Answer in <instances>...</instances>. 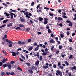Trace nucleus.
<instances>
[{"label":"nucleus","instance_id":"obj_64","mask_svg":"<svg viewBox=\"0 0 76 76\" xmlns=\"http://www.w3.org/2000/svg\"><path fill=\"white\" fill-rule=\"evenodd\" d=\"M4 19V18H1L0 19V21H1L2 20H3Z\"/></svg>","mask_w":76,"mask_h":76},{"label":"nucleus","instance_id":"obj_12","mask_svg":"<svg viewBox=\"0 0 76 76\" xmlns=\"http://www.w3.org/2000/svg\"><path fill=\"white\" fill-rule=\"evenodd\" d=\"M10 16H11V18L12 19H13V14L14 13H12V12H10Z\"/></svg>","mask_w":76,"mask_h":76},{"label":"nucleus","instance_id":"obj_24","mask_svg":"<svg viewBox=\"0 0 76 76\" xmlns=\"http://www.w3.org/2000/svg\"><path fill=\"white\" fill-rule=\"evenodd\" d=\"M58 20H63V18L60 17H58V19H57Z\"/></svg>","mask_w":76,"mask_h":76},{"label":"nucleus","instance_id":"obj_30","mask_svg":"<svg viewBox=\"0 0 76 76\" xmlns=\"http://www.w3.org/2000/svg\"><path fill=\"white\" fill-rule=\"evenodd\" d=\"M48 22L47 21H44L43 22V23L44 25H47V23H48Z\"/></svg>","mask_w":76,"mask_h":76},{"label":"nucleus","instance_id":"obj_28","mask_svg":"<svg viewBox=\"0 0 76 76\" xmlns=\"http://www.w3.org/2000/svg\"><path fill=\"white\" fill-rule=\"evenodd\" d=\"M17 70H20V71H22L23 70L22 69H21V68L19 67H18L17 68Z\"/></svg>","mask_w":76,"mask_h":76},{"label":"nucleus","instance_id":"obj_19","mask_svg":"<svg viewBox=\"0 0 76 76\" xmlns=\"http://www.w3.org/2000/svg\"><path fill=\"white\" fill-rule=\"evenodd\" d=\"M4 15H6V16H10V14H8L6 12H5L4 13Z\"/></svg>","mask_w":76,"mask_h":76},{"label":"nucleus","instance_id":"obj_46","mask_svg":"<svg viewBox=\"0 0 76 76\" xmlns=\"http://www.w3.org/2000/svg\"><path fill=\"white\" fill-rule=\"evenodd\" d=\"M53 56V55L51 54L49 56H48L49 58H51V57H52V56Z\"/></svg>","mask_w":76,"mask_h":76},{"label":"nucleus","instance_id":"obj_50","mask_svg":"<svg viewBox=\"0 0 76 76\" xmlns=\"http://www.w3.org/2000/svg\"><path fill=\"white\" fill-rule=\"evenodd\" d=\"M53 66L54 68H56L57 67V66H56V65L55 64H53Z\"/></svg>","mask_w":76,"mask_h":76},{"label":"nucleus","instance_id":"obj_53","mask_svg":"<svg viewBox=\"0 0 76 76\" xmlns=\"http://www.w3.org/2000/svg\"><path fill=\"white\" fill-rule=\"evenodd\" d=\"M8 46L9 47H12L13 46V45L12 44H10L8 45Z\"/></svg>","mask_w":76,"mask_h":76},{"label":"nucleus","instance_id":"obj_55","mask_svg":"<svg viewBox=\"0 0 76 76\" xmlns=\"http://www.w3.org/2000/svg\"><path fill=\"white\" fill-rule=\"evenodd\" d=\"M19 50H22V48H18L17 49V51H19Z\"/></svg>","mask_w":76,"mask_h":76},{"label":"nucleus","instance_id":"obj_63","mask_svg":"<svg viewBox=\"0 0 76 76\" xmlns=\"http://www.w3.org/2000/svg\"><path fill=\"white\" fill-rule=\"evenodd\" d=\"M48 76H53V75H52V74L49 73L48 74Z\"/></svg>","mask_w":76,"mask_h":76},{"label":"nucleus","instance_id":"obj_7","mask_svg":"<svg viewBox=\"0 0 76 76\" xmlns=\"http://www.w3.org/2000/svg\"><path fill=\"white\" fill-rule=\"evenodd\" d=\"M70 69L72 71H73V70H76V66H74L73 67H70Z\"/></svg>","mask_w":76,"mask_h":76},{"label":"nucleus","instance_id":"obj_2","mask_svg":"<svg viewBox=\"0 0 76 76\" xmlns=\"http://www.w3.org/2000/svg\"><path fill=\"white\" fill-rule=\"evenodd\" d=\"M33 55H34V57H37V58H39V52H37V54L35 53H34L33 54Z\"/></svg>","mask_w":76,"mask_h":76},{"label":"nucleus","instance_id":"obj_59","mask_svg":"<svg viewBox=\"0 0 76 76\" xmlns=\"http://www.w3.org/2000/svg\"><path fill=\"white\" fill-rule=\"evenodd\" d=\"M2 4L3 5H5V7H7V4H6L3 3Z\"/></svg>","mask_w":76,"mask_h":76},{"label":"nucleus","instance_id":"obj_38","mask_svg":"<svg viewBox=\"0 0 76 76\" xmlns=\"http://www.w3.org/2000/svg\"><path fill=\"white\" fill-rule=\"evenodd\" d=\"M3 67L4 68H5V67H7V64H5L3 65Z\"/></svg>","mask_w":76,"mask_h":76},{"label":"nucleus","instance_id":"obj_48","mask_svg":"<svg viewBox=\"0 0 76 76\" xmlns=\"http://www.w3.org/2000/svg\"><path fill=\"white\" fill-rule=\"evenodd\" d=\"M44 21H48V19L46 18H45L44 19Z\"/></svg>","mask_w":76,"mask_h":76},{"label":"nucleus","instance_id":"obj_29","mask_svg":"<svg viewBox=\"0 0 76 76\" xmlns=\"http://www.w3.org/2000/svg\"><path fill=\"white\" fill-rule=\"evenodd\" d=\"M39 49V48L37 47L35 48V49L34 50V51H38Z\"/></svg>","mask_w":76,"mask_h":76},{"label":"nucleus","instance_id":"obj_44","mask_svg":"<svg viewBox=\"0 0 76 76\" xmlns=\"http://www.w3.org/2000/svg\"><path fill=\"white\" fill-rule=\"evenodd\" d=\"M44 9H45V10H49V8H47V7H44Z\"/></svg>","mask_w":76,"mask_h":76},{"label":"nucleus","instance_id":"obj_10","mask_svg":"<svg viewBox=\"0 0 76 76\" xmlns=\"http://www.w3.org/2000/svg\"><path fill=\"white\" fill-rule=\"evenodd\" d=\"M31 69L32 70H36V71H37V67L34 66H32Z\"/></svg>","mask_w":76,"mask_h":76},{"label":"nucleus","instance_id":"obj_51","mask_svg":"<svg viewBox=\"0 0 76 76\" xmlns=\"http://www.w3.org/2000/svg\"><path fill=\"white\" fill-rule=\"evenodd\" d=\"M21 57L22 58L24 59V60H25V58L23 56V55H21Z\"/></svg>","mask_w":76,"mask_h":76},{"label":"nucleus","instance_id":"obj_20","mask_svg":"<svg viewBox=\"0 0 76 76\" xmlns=\"http://www.w3.org/2000/svg\"><path fill=\"white\" fill-rule=\"evenodd\" d=\"M74 18L73 19V20H76V14H75L74 15Z\"/></svg>","mask_w":76,"mask_h":76},{"label":"nucleus","instance_id":"obj_57","mask_svg":"<svg viewBox=\"0 0 76 76\" xmlns=\"http://www.w3.org/2000/svg\"><path fill=\"white\" fill-rule=\"evenodd\" d=\"M54 48V46H52L51 48V51H52V50H53Z\"/></svg>","mask_w":76,"mask_h":76},{"label":"nucleus","instance_id":"obj_22","mask_svg":"<svg viewBox=\"0 0 76 76\" xmlns=\"http://www.w3.org/2000/svg\"><path fill=\"white\" fill-rule=\"evenodd\" d=\"M26 65H27L28 66H31V64L29 63H26Z\"/></svg>","mask_w":76,"mask_h":76},{"label":"nucleus","instance_id":"obj_34","mask_svg":"<svg viewBox=\"0 0 76 76\" xmlns=\"http://www.w3.org/2000/svg\"><path fill=\"white\" fill-rule=\"evenodd\" d=\"M60 36L61 37V38H63V37H64V35L63 34H61L60 35Z\"/></svg>","mask_w":76,"mask_h":76},{"label":"nucleus","instance_id":"obj_62","mask_svg":"<svg viewBox=\"0 0 76 76\" xmlns=\"http://www.w3.org/2000/svg\"><path fill=\"white\" fill-rule=\"evenodd\" d=\"M2 53H6V51L4 50L2 51Z\"/></svg>","mask_w":76,"mask_h":76},{"label":"nucleus","instance_id":"obj_32","mask_svg":"<svg viewBox=\"0 0 76 76\" xmlns=\"http://www.w3.org/2000/svg\"><path fill=\"white\" fill-rule=\"evenodd\" d=\"M1 76H4V75H5V74L4 73V72H1Z\"/></svg>","mask_w":76,"mask_h":76},{"label":"nucleus","instance_id":"obj_47","mask_svg":"<svg viewBox=\"0 0 76 76\" xmlns=\"http://www.w3.org/2000/svg\"><path fill=\"white\" fill-rule=\"evenodd\" d=\"M67 75L69 76H72V74H71V73L70 72L68 73Z\"/></svg>","mask_w":76,"mask_h":76},{"label":"nucleus","instance_id":"obj_58","mask_svg":"<svg viewBox=\"0 0 76 76\" xmlns=\"http://www.w3.org/2000/svg\"><path fill=\"white\" fill-rule=\"evenodd\" d=\"M49 15H50L51 16H53L54 15H53V14L52 13H49Z\"/></svg>","mask_w":76,"mask_h":76},{"label":"nucleus","instance_id":"obj_13","mask_svg":"<svg viewBox=\"0 0 76 76\" xmlns=\"http://www.w3.org/2000/svg\"><path fill=\"white\" fill-rule=\"evenodd\" d=\"M28 72L31 74H32V73H33V71H32V69H29Z\"/></svg>","mask_w":76,"mask_h":76},{"label":"nucleus","instance_id":"obj_14","mask_svg":"<svg viewBox=\"0 0 76 76\" xmlns=\"http://www.w3.org/2000/svg\"><path fill=\"white\" fill-rule=\"evenodd\" d=\"M38 19H39V20L40 22H42L43 20V18L42 17H39L38 18Z\"/></svg>","mask_w":76,"mask_h":76},{"label":"nucleus","instance_id":"obj_26","mask_svg":"<svg viewBox=\"0 0 76 76\" xmlns=\"http://www.w3.org/2000/svg\"><path fill=\"white\" fill-rule=\"evenodd\" d=\"M16 30H18L19 29V30H21V28L20 27H18L15 28Z\"/></svg>","mask_w":76,"mask_h":76},{"label":"nucleus","instance_id":"obj_9","mask_svg":"<svg viewBox=\"0 0 76 76\" xmlns=\"http://www.w3.org/2000/svg\"><path fill=\"white\" fill-rule=\"evenodd\" d=\"M7 66L8 68H9L10 69H12V67H11V64H7Z\"/></svg>","mask_w":76,"mask_h":76},{"label":"nucleus","instance_id":"obj_6","mask_svg":"<svg viewBox=\"0 0 76 76\" xmlns=\"http://www.w3.org/2000/svg\"><path fill=\"white\" fill-rule=\"evenodd\" d=\"M56 73H58L59 75H60V76H63L62 72H60V71L58 70L56 71Z\"/></svg>","mask_w":76,"mask_h":76},{"label":"nucleus","instance_id":"obj_36","mask_svg":"<svg viewBox=\"0 0 76 76\" xmlns=\"http://www.w3.org/2000/svg\"><path fill=\"white\" fill-rule=\"evenodd\" d=\"M6 25L4 24L3 25H2L1 26H0V28H3V27H4Z\"/></svg>","mask_w":76,"mask_h":76},{"label":"nucleus","instance_id":"obj_60","mask_svg":"<svg viewBox=\"0 0 76 76\" xmlns=\"http://www.w3.org/2000/svg\"><path fill=\"white\" fill-rule=\"evenodd\" d=\"M15 63V61H11L10 62V63H11V64H13V63Z\"/></svg>","mask_w":76,"mask_h":76},{"label":"nucleus","instance_id":"obj_1","mask_svg":"<svg viewBox=\"0 0 76 76\" xmlns=\"http://www.w3.org/2000/svg\"><path fill=\"white\" fill-rule=\"evenodd\" d=\"M58 66H59V69H64V67H63V66L61 65V63H60V62H58Z\"/></svg>","mask_w":76,"mask_h":76},{"label":"nucleus","instance_id":"obj_39","mask_svg":"<svg viewBox=\"0 0 76 76\" xmlns=\"http://www.w3.org/2000/svg\"><path fill=\"white\" fill-rule=\"evenodd\" d=\"M39 59L40 60H42V56H40Z\"/></svg>","mask_w":76,"mask_h":76},{"label":"nucleus","instance_id":"obj_11","mask_svg":"<svg viewBox=\"0 0 76 76\" xmlns=\"http://www.w3.org/2000/svg\"><path fill=\"white\" fill-rule=\"evenodd\" d=\"M49 42H50V43H53V44H55V41L53 40V39H52L50 40L49 41Z\"/></svg>","mask_w":76,"mask_h":76},{"label":"nucleus","instance_id":"obj_61","mask_svg":"<svg viewBox=\"0 0 76 76\" xmlns=\"http://www.w3.org/2000/svg\"><path fill=\"white\" fill-rule=\"evenodd\" d=\"M8 42L9 44H12V41L11 40H9V41H8Z\"/></svg>","mask_w":76,"mask_h":76},{"label":"nucleus","instance_id":"obj_42","mask_svg":"<svg viewBox=\"0 0 76 76\" xmlns=\"http://www.w3.org/2000/svg\"><path fill=\"white\" fill-rule=\"evenodd\" d=\"M48 33L49 34H50L51 32V30H50V29H48Z\"/></svg>","mask_w":76,"mask_h":76},{"label":"nucleus","instance_id":"obj_31","mask_svg":"<svg viewBox=\"0 0 76 76\" xmlns=\"http://www.w3.org/2000/svg\"><path fill=\"white\" fill-rule=\"evenodd\" d=\"M73 58V55H71L69 57V59H72Z\"/></svg>","mask_w":76,"mask_h":76},{"label":"nucleus","instance_id":"obj_8","mask_svg":"<svg viewBox=\"0 0 76 76\" xmlns=\"http://www.w3.org/2000/svg\"><path fill=\"white\" fill-rule=\"evenodd\" d=\"M11 53H12L13 56L14 57H15L16 56V53L15 52L12 51L11 52Z\"/></svg>","mask_w":76,"mask_h":76},{"label":"nucleus","instance_id":"obj_4","mask_svg":"<svg viewBox=\"0 0 76 76\" xmlns=\"http://www.w3.org/2000/svg\"><path fill=\"white\" fill-rule=\"evenodd\" d=\"M41 51L42 52H43V53H42V55H43V56H45V55H47V53H48L47 52H45L44 50V49H41Z\"/></svg>","mask_w":76,"mask_h":76},{"label":"nucleus","instance_id":"obj_18","mask_svg":"<svg viewBox=\"0 0 76 76\" xmlns=\"http://www.w3.org/2000/svg\"><path fill=\"white\" fill-rule=\"evenodd\" d=\"M39 61H37L35 63V65H36V66H38L39 64Z\"/></svg>","mask_w":76,"mask_h":76},{"label":"nucleus","instance_id":"obj_3","mask_svg":"<svg viewBox=\"0 0 76 76\" xmlns=\"http://www.w3.org/2000/svg\"><path fill=\"white\" fill-rule=\"evenodd\" d=\"M19 19H20V20L21 22H25V18L23 17H20L19 18Z\"/></svg>","mask_w":76,"mask_h":76},{"label":"nucleus","instance_id":"obj_52","mask_svg":"<svg viewBox=\"0 0 76 76\" xmlns=\"http://www.w3.org/2000/svg\"><path fill=\"white\" fill-rule=\"evenodd\" d=\"M25 17H26V18H31V17H30V16H29L28 15H26Z\"/></svg>","mask_w":76,"mask_h":76},{"label":"nucleus","instance_id":"obj_35","mask_svg":"<svg viewBox=\"0 0 76 76\" xmlns=\"http://www.w3.org/2000/svg\"><path fill=\"white\" fill-rule=\"evenodd\" d=\"M6 74L7 75H10V72H6Z\"/></svg>","mask_w":76,"mask_h":76},{"label":"nucleus","instance_id":"obj_41","mask_svg":"<svg viewBox=\"0 0 76 76\" xmlns=\"http://www.w3.org/2000/svg\"><path fill=\"white\" fill-rule=\"evenodd\" d=\"M11 75H14V72H13L12 71L10 73Z\"/></svg>","mask_w":76,"mask_h":76},{"label":"nucleus","instance_id":"obj_5","mask_svg":"<svg viewBox=\"0 0 76 76\" xmlns=\"http://www.w3.org/2000/svg\"><path fill=\"white\" fill-rule=\"evenodd\" d=\"M18 44L20 45H21L22 44H25V42H21L20 41H19L18 42Z\"/></svg>","mask_w":76,"mask_h":76},{"label":"nucleus","instance_id":"obj_43","mask_svg":"<svg viewBox=\"0 0 76 76\" xmlns=\"http://www.w3.org/2000/svg\"><path fill=\"white\" fill-rule=\"evenodd\" d=\"M63 47V46L62 45H60L59 46V49H61Z\"/></svg>","mask_w":76,"mask_h":76},{"label":"nucleus","instance_id":"obj_25","mask_svg":"<svg viewBox=\"0 0 76 76\" xmlns=\"http://www.w3.org/2000/svg\"><path fill=\"white\" fill-rule=\"evenodd\" d=\"M69 26H71L72 27V26L73 25V23L71 22V23H70L69 24Z\"/></svg>","mask_w":76,"mask_h":76},{"label":"nucleus","instance_id":"obj_33","mask_svg":"<svg viewBox=\"0 0 76 76\" xmlns=\"http://www.w3.org/2000/svg\"><path fill=\"white\" fill-rule=\"evenodd\" d=\"M30 30V28H26V31H29Z\"/></svg>","mask_w":76,"mask_h":76},{"label":"nucleus","instance_id":"obj_21","mask_svg":"<svg viewBox=\"0 0 76 76\" xmlns=\"http://www.w3.org/2000/svg\"><path fill=\"white\" fill-rule=\"evenodd\" d=\"M48 67H49L48 66L44 65L43 66V69H48Z\"/></svg>","mask_w":76,"mask_h":76},{"label":"nucleus","instance_id":"obj_45","mask_svg":"<svg viewBox=\"0 0 76 76\" xmlns=\"http://www.w3.org/2000/svg\"><path fill=\"white\" fill-rule=\"evenodd\" d=\"M2 62L3 63H4L5 62H6V61H5V58H4L2 61Z\"/></svg>","mask_w":76,"mask_h":76},{"label":"nucleus","instance_id":"obj_17","mask_svg":"<svg viewBox=\"0 0 76 76\" xmlns=\"http://www.w3.org/2000/svg\"><path fill=\"white\" fill-rule=\"evenodd\" d=\"M12 26V23H11L7 25V27H10V26Z\"/></svg>","mask_w":76,"mask_h":76},{"label":"nucleus","instance_id":"obj_15","mask_svg":"<svg viewBox=\"0 0 76 76\" xmlns=\"http://www.w3.org/2000/svg\"><path fill=\"white\" fill-rule=\"evenodd\" d=\"M8 21H9V20L8 19H6L4 20L3 21V23H6V22H8Z\"/></svg>","mask_w":76,"mask_h":76},{"label":"nucleus","instance_id":"obj_27","mask_svg":"<svg viewBox=\"0 0 76 76\" xmlns=\"http://www.w3.org/2000/svg\"><path fill=\"white\" fill-rule=\"evenodd\" d=\"M65 63L66 64V65H67L68 66L69 65V63L67 62V61H65Z\"/></svg>","mask_w":76,"mask_h":76},{"label":"nucleus","instance_id":"obj_23","mask_svg":"<svg viewBox=\"0 0 76 76\" xmlns=\"http://www.w3.org/2000/svg\"><path fill=\"white\" fill-rule=\"evenodd\" d=\"M33 49V47H31L29 48L28 49V51H31L32 50V49Z\"/></svg>","mask_w":76,"mask_h":76},{"label":"nucleus","instance_id":"obj_40","mask_svg":"<svg viewBox=\"0 0 76 76\" xmlns=\"http://www.w3.org/2000/svg\"><path fill=\"white\" fill-rule=\"evenodd\" d=\"M40 7V4H39L38 5V6H37V7H36V9H38L39 7Z\"/></svg>","mask_w":76,"mask_h":76},{"label":"nucleus","instance_id":"obj_56","mask_svg":"<svg viewBox=\"0 0 76 76\" xmlns=\"http://www.w3.org/2000/svg\"><path fill=\"white\" fill-rule=\"evenodd\" d=\"M64 56H66V55H64L63 54H61V56L62 57H63V58H64Z\"/></svg>","mask_w":76,"mask_h":76},{"label":"nucleus","instance_id":"obj_49","mask_svg":"<svg viewBox=\"0 0 76 76\" xmlns=\"http://www.w3.org/2000/svg\"><path fill=\"white\" fill-rule=\"evenodd\" d=\"M66 34L67 35H70V33H69V31H67L66 32Z\"/></svg>","mask_w":76,"mask_h":76},{"label":"nucleus","instance_id":"obj_16","mask_svg":"<svg viewBox=\"0 0 76 76\" xmlns=\"http://www.w3.org/2000/svg\"><path fill=\"white\" fill-rule=\"evenodd\" d=\"M18 26H19V27H21V28H23V27H24V25L22 24H18Z\"/></svg>","mask_w":76,"mask_h":76},{"label":"nucleus","instance_id":"obj_37","mask_svg":"<svg viewBox=\"0 0 76 76\" xmlns=\"http://www.w3.org/2000/svg\"><path fill=\"white\" fill-rule=\"evenodd\" d=\"M62 18H64V19H66V18H67V17L65 15L62 16Z\"/></svg>","mask_w":76,"mask_h":76},{"label":"nucleus","instance_id":"obj_54","mask_svg":"<svg viewBox=\"0 0 76 76\" xmlns=\"http://www.w3.org/2000/svg\"><path fill=\"white\" fill-rule=\"evenodd\" d=\"M66 22H67V23H71L70 21H69V20H66Z\"/></svg>","mask_w":76,"mask_h":76}]
</instances>
